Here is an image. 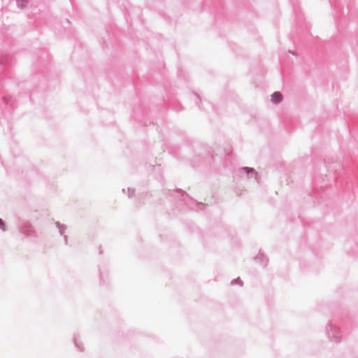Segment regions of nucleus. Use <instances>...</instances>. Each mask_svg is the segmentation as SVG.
I'll use <instances>...</instances> for the list:
<instances>
[{
	"mask_svg": "<svg viewBox=\"0 0 358 358\" xmlns=\"http://www.w3.org/2000/svg\"><path fill=\"white\" fill-rule=\"evenodd\" d=\"M282 100V94L278 92H275L271 95V101L274 103H277L280 102Z\"/></svg>",
	"mask_w": 358,
	"mask_h": 358,
	"instance_id": "nucleus-1",
	"label": "nucleus"
},
{
	"mask_svg": "<svg viewBox=\"0 0 358 358\" xmlns=\"http://www.w3.org/2000/svg\"><path fill=\"white\" fill-rule=\"evenodd\" d=\"M0 228H1L3 230L5 229V224L1 219H0Z\"/></svg>",
	"mask_w": 358,
	"mask_h": 358,
	"instance_id": "nucleus-2",
	"label": "nucleus"
}]
</instances>
